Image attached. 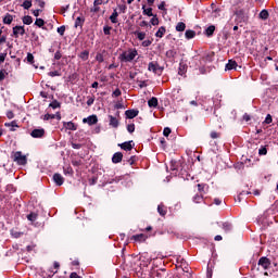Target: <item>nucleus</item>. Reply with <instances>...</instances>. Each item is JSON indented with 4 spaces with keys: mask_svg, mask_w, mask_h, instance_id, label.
Segmentation results:
<instances>
[{
    "mask_svg": "<svg viewBox=\"0 0 278 278\" xmlns=\"http://www.w3.org/2000/svg\"><path fill=\"white\" fill-rule=\"evenodd\" d=\"M127 131L128 134H134L136 131V124L127 125Z\"/></svg>",
    "mask_w": 278,
    "mask_h": 278,
    "instance_id": "50",
    "label": "nucleus"
},
{
    "mask_svg": "<svg viewBox=\"0 0 278 278\" xmlns=\"http://www.w3.org/2000/svg\"><path fill=\"white\" fill-rule=\"evenodd\" d=\"M149 236L144 233L134 235L130 240H134L135 242H147V239Z\"/></svg>",
    "mask_w": 278,
    "mask_h": 278,
    "instance_id": "10",
    "label": "nucleus"
},
{
    "mask_svg": "<svg viewBox=\"0 0 278 278\" xmlns=\"http://www.w3.org/2000/svg\"><path fill=\"white\" fill-rule=\"evenodd\" d=\"M110 21L113 24L118 23V11H116V9L113 10V13L110 16Z\"/></svg>",
    "mask_w": 278,
    "mask_h": 278,
    "instance_id": "23",
    "label": "nucleus"
},
{
    "mask_svg": "<svg viewBox=\"0 0 278 278\" xmlns=\"http://www.w3.org/2000/svg\"><path fill=\"white\" fill-rule=\"evenodd\" d=\"M176 31H186V23L179 22V23L176 25Z\"/></svg>",
    "mask_w": 278,
    "mask_h": 278,
    "instance_id": "40",
    "label": "nucleus"
},
{
    "mask_svg": "<svg viewBox=\"0 0 278 278\" xmlns=\"http://www.w3.org/2000/svg\"><path fill=\"white\" fill-rule=\"evenodd\" d=\"M151 25H160V18H157V15H152V18L150 20Z\"/></svg>",
    "mask_w": 278,
    "mask_h": 278,
    "instance_id": "45",
    "label": "nucleus"
},
{
    "mask_svg": "<svg viewBox=\"0 0 278 278\" xmlns=\"http://www.w3.org/2000/svg\"><path fill=\"white\" fill-rule=\"evenodd\" d=\"M48 75L49 77H61L62 73H60L59 71H53V72H49Z\"/></svg>",
    "mask_w": 278,
    "mask_h": 278,
    "instance_id": "52",
    "label": "nucleus"
},
{
    "mask_svg": "<svg viewBox=\"0 0 278 278\" xmlns=\"http://www.w3.org/2000/svg\"><path fill=\"white\" fill-rule=\"evenodd\" d=\"M264 123H265V125H270V123H273V115L267 114Z\"/></svg>",
    "mask_w": 278,
    "mask_h": 278,
    "instance_id": "55",
    "label": "nucleus"
},
{
    "mask_svg": "<svg viewBox=\"0 0 278 278\" xmlns=\"http://www.w3.org/2000/svg\"><path fill=\"white\" fill-rule=\"evenodd\" d=\"M118 10L122 12V14H125L127 12V5L126 4H118Z\"/></svg>",
    "mask_w": 278,
    "mask_h": 278,
    "instance_id": "59",
    "label": "nucleus"
},
{
    "mask_svg": "<svg viewBox=\"0 0 278 278\" xmlns=\"http://www.w3.org/2000/svg\"><path fill=\"white\" fill-rule=\"evenodd\" d=\"M198 191L199 192H205V187L207 186L206 184H198Z\"/></svg>",
    "mask_w": 278,
    "mask_h": 278,
    "instance_id": "54",
    "label": "nucleus"
},
{
    "mask_svg": "<svg viewBox=\"0 0 278 278\" xmlns=\"http://www.w3.org/2000/svg\"><path fill=\"white\" fill-rule=\"evenodd\" d=\"M164 34H166V27L161 26L159 30L155 33L156 38H164Z\"/></svg>",
    "mask_w": 278,
    "mask_h": 278,
    "instance_id": "29",
    "label": "nucleus"
},
{
    "mask_svg": "<svg viewBox=\"0 0 278 278\" xmlns=\"http://www.w3.org/2000/svg\"><path fill=\"white\" fill-rule=\"evenodd\" d=\"M214 31H216V26L214 25H211L205 29V34L208 37L214 36Z\"/></svg>",
    "mask_w": 278,
    "mask_h": 278,
    "instance_id": "30",
    "label": "nucleus"
},
{
    "mask_svg": "<svg viewBox=\"0 0 278 278\" xmlns=\"http://www.w3.org/2000/svg\"><path fill=\"white\" fill-rule=\"evenodd\" d=\"M151 277L152 278H167L168 277V273L164 268L152 269L151 270Z\"/></svg>",
    "mask_w": 278,
    "mask_h": 278,
    "instance_id": "6",
    "label": "nucleus"
},
{
    "mask_svg": "<svg viewBox=\"0 0 278 278\" xmlns=\"http://www.w3.org/2000/svg\"><path fill=\"white\" fill-rule=\"evenodd\" d=\"M70 278H81V276H78L77 273L73 271V273L70 275Z\"/></svg>",
    "mask_w": 278,
    "mask_h": 278,
    "instance_id": "64",
    "label": "nucleus"
},
{
    "mask_svg": "<svg viewBox=\"0 0 278 278\" xmlns=\"http://www.w3.org/2000/svg\"><path fill=\"white\" fill-rule=\"evenodd\" d=\"M268 16H270V14L266 9H263L258 14V17L261 18V21H268Z\"/></svg>",
    "mask_w": 278,
    "mask_h": 278,
    "instance_id": "21",
    "label": "nucleus"
},
{
    "mask_svg": "<svg viewBox=\"0 0 278 278\" xmlns=\"http://www.w3.org/2000/svg\"><path fill=\"white\" fill-rule=\"evenodd\" d=\"M121 94H123V92L121 91V89L119 88H116L114 91H113V93H112V97L114 98H116V97H121Z\"/></svg>",
    "mask_w": 278,
    "mask_h": 278,
    "instance_id": "58",
    "label": "nucleus"
},
{
    "mask_svg": "<svg viewBox=\"0 0 278 278\" xmlns=\"http://www.w3.org/2000/svg\"><path fill=\"white\" fill-rule=\"evenodd\" d=\"M203 202V194H195L193 197V203H202Z\"/></svg>",
    "mask_w": 278,
    "mask_h": 278,
    "instance_id": "44",
    "label": "nucleus"
},
{
    "mask_svg": "<svg viewBox=\"0 0 278 278\" xmlns=\"http://www.w3.org/2000/svg\"><path fill=\"white\" fill-rule=\"evenodd\" d=\"M70 8H71V4H67V5H65V7H61V12H60V14H65V13L68 11Z\"/></svg>",
    "mask_w": 278,
    "mask_h": 278,
    "instance_id": "61",
    "label": "nucleus"
},
{
    "mask_svg": "<svg viewBox=\"0 0 278 278\" xmlns=\"http://www.w3.org/2000/svg\"><path fill=\"white\" fill-rule=\"evenodd\" d=\"M27 220L30 223H36V220H38V215L36 213H30L27 215Z\"/></svg>",
    "mask_w": 278,
    "mask_h": 278,
    "instance_id": "37",
    "label": "nucleus"
},
{
    "mask_svg": "<svg viewBox=\"0 0 278 278\" xmlns=\"http://www.w3.org/2000/svg\"><path fill=\"white\" fill-rule=\"evenodd\" d=\"M260 266L264 269V270H268L270 268V258L266 257V256H262L258 260L257 263V270H260Z\"/></svg>",
    "mask_w": 278,
    "mask_h": 278,
    "instance_id": "4",
    "label": "nucleus"
},
{
    "mask_svg": "<svg viewBox=\"0 0 278 278\" xmlns=\"http://www.w3.org/2000/svg\"><path fill=\"white\" fill-rule=\"evenodd\" d=\"M78 58H80V60H83V62H87L88 58H90V51L84 50L83 52H80Z\"/></svg>",
    "mask_w": 278,
    "mask_h": 278,
    "instance_id": "26",
    "label": "nucleus"
},
{
    "mask_svg": "<svg viewBox=\"0 0 278 278\" xmlns=\"http://www.w3.org/2000/svg\"><path fill=\"white\" fill-rule=\"evenodd\" d=\"M166 58H168L169 60H173L175 58V55H177V51L175 50H167L165 53Z\"/></svg>",
    "mask_w": 278,
    "mask_h": 278,
    "instance_id": "41",
    "label": "nucleus"
},
{
    "mask_svg": "<svg viewBox=\"0 0 278 278\" xmlns=\"http://www.w3.org/2000/svg\"><path fill=\"white\" fill-rule=\"evenodd\" d=\"M113 164H121L123 162V154L122 152H115L112 156Z\"/></svg>",
    "mask_w": 278,
    "mask_h": 278,
    "instance_id": "17",
    "label": "nucleus"
},
{
    "mask_svg": "<svg viewBox=\"0 0 278 278\" xmlns=\"http://www.w3.org/2000/svg\"><path fill=\"white\" fill-rule=\"evenodd\" d=\"M258 155H268V146H261L258 149Z\"/></svg>",
    "mask_w": 278,
    "mask_h": 278,
    "instance_id": "35",
    "label": "nucleus"
},
{
    "mask_svg": "<svg viewBox=\"0 0 278 278\" xmlns=\"http://www.w3.org/2000/svg\"><path fill=\"white\" fill-rule=\"evenodd\" d=\"M84 23H86V18L81 17V16H78L76 20H75V24H74V27H84Z\"/></svg>",
    "mask_w": 278,
    "mask_h": 278,
    "instance_id": "24",
    "label": "nucleus"
},
{
    "mask_svg": "<svg viewBox=\"0 0 278 278\" xmlns=\"http://www.w3.org/2000/svg\"><path fill=\"white\" fill-rule=\"evenodd\" d=\"M103 3H110V0H94L93 5L94 7H99V5H103Z\"/></svg>",
    "mask_w": 278,
    "mask_h": 278,
    "instance_id": "48",
    "label": "nucleus"
},
{
    "mask_svg": "<svg viewBox=\"0 0 278 278\" xmlns=\"http://www.w3.org/2000/svg\"><path fill=\"white\" fill-rule=\"evenodd\" d=\"M235 10H247V8L244 7V0H238L235 3Z\"/></svg>",
    "mask_w": 278,
    "mask_h": 278,
    "instance_id": "28",
    "label": "nucleus"
},
{
    "mask_svg": "<svg viewBox=\"0 0 278 278\" xmlns=\"http://www.w3.org/2000/svg\"><path fill=\"white\" fill-rule=\"evenodd\" d=\"M49 108H52V110H58V108H62V104L58 100H53L50 104Z\"/></svg>",
    "mask_w": 278,
    "mask_h": 278,
    "instance_id": "38",
    "label": "nucleus"
},
{
    "mask_svg": "<svg viewBox=\"0 0 278 278\" xmlns=\"http://www.w3.org/2000/svg\"><path fill=\"white\" fill-rule=\"evenodd\" d=\"M13 162H15L18 166L27 165V156L23 154L21 151L13 152L11 155Z\"/></svg>",
    "mask_w": 278,
    "mask_h": 278,
    "instance_id": "3",
    "label": "nucleus"
},
{
    "mask_svg": "<svg viewBox=\"0 0 278 278\" xmlns=\"http://www.w3.org/2000/svg\"><path fill=\"white\" fill-rule=\"evenodd\" d=\"M13 36L14 38H18V36H25V26H14Z\"/></svg>",
    "mask_w": 278,
    "mask_h": 278,
    "instance_id": "8",
    "label": "nucleus"
},
{
    "mask_svg": "<svg viewBox=\"0 0 278 278\" xmlns=\"http://www.w3.org/2000/svg\"><path fill=\"white\" fill-rule=\"evenodd\" d=\"M137 55H138V50L129 49L128 51H124L122 54H119L118 60L121 62H134Z\"/></svg>",
    "mask_w": 278,
    "mask_h": 278,
    "instance_id": "1",
    "label": "nucleus"
},
{
    "mask_svg": "<svg viewBox=\"0 0 278 278\" xmlns=\"http://www.w3.org/2000/svg\"><path fill=\"white\" fill-rule=\"evenodd\" d=\"M96 60L97 62H99V64H102V62H104L103 54L101 52H98L96 55Z\"/></svg>",
    "mask_w": 278,
    "mask_h": 278,
    "instance_id": "53",
    "label": "nucleus"
},
{
    "mask_svg": "<svg viewBox=\"0 0 278 278\" xmlns=\"http://www.w3.org/2000/svg\"><path fill=\"white\" fill-rule=\"evenodd\" d=\"M235 16L237 23H248L249 22V9L235 10Z\"/></svg>",
    "mask_w": 278,
    "mask_h": 278,
    "instance_id": "2",
    "label": "nucleus"
},
{
    "mask_svg": "<svg viewBox=\"0 0 278 278\" xmlns=\"http://www.w3.org/2000/svg\"><path fill=\"white\" fill-rule=\"evenodd\" d=\"M83 123H87L89 125H97V123H99V118L97 117V115H90L88 117H85L83 119Z\"/></svg>",
    "mask_w": 278,
    "mask_h": 278,
    "instance_id": "11",
    "label": "nucleus"
},
{
    "mask_svg": "<svg viewBox=\"0 0 278 278\" xmlns=\"http://www.w3.org/2000/svg\"><path fill=\"white\" fill-rule=\"evenodd\" d=\"M53 181L56 186H63L64 185V177L62 176V174L55 173L53 175Z\"/></svg>",
    "mask_w": 278,
    "mask_h": 278,
    "instance_id": "13",
    "label": "nucleus"
},
{
    "mask_svg": "<svg viewBox=\"0 0 278 278\" xmlns=\"http://www.w3.org/2000/svg\"><path fill=\"white\" fill-rule=\"evenodd\" d=\"M148 105H149V108H157V105H159L157 98L152 97V98L148 101Z\"/></svg>",
    "mask_w": 278,
    "mask_h": 278,
    "instance_id": "27",
    "label": "nucleus"
},
{
    "mask_svg": "<svg viewBox=\"0 0 278 278\" xmlns=\"http://www.w3.org/2000/svg\"><path fill=\"white\" fill-rule=\"evenodd\" d=\"M26 60H27L28 64H34V54L28 53L26 56Z\"/></svg>",
    "mask_w": 278,
    "mask_h": 278,
    "instance_id": "60",
    "label": "nucleus"
},
{
    "mask_svg": "<svg viewBox=\"0 0 278 278\" xmlns=\"http://www.w3.org/2000/svg\"><path fill=\"white\" fill-rule=\"evenodd\" d=\"M148 71L155 73V75H157V73L162 74L164 67L160 66L157 62L152 61L148 64Z\"/></svg>",
    "mask_w": 278,
    "mask_h": 278,
    "instance_id": "5",
    "label": "nucleus"
},
{
    "mask_svg": "<svg viewBox=\"0 0 278 278\" xmlns=\"http://www.w3.org/2000/svg\"><path fill=\"white\" fill-rule=\"evenodd\" d=\"M210 136L213 140H216L220 138V132L212 131Z\"/></svg>",
    "mask_w": 278,
    "mask_h": 278,
    "instance_id": "57",
    "label": "nucleus"
},
{
    "mask_svg": "<svg viewBox=\"0 0 278 278\" xmlns=\"http://www.w3.org/2000/svg\"><path fill=\"white\" fill-rule=\"evenodd\" d=\"M194 36H197V31H194L192 29H188L185 33V38H187V40H192V38H194Z\"/></svg>",
    "mask_w": 278,
    "mask_h": 278,
    "instance_id": "25",
    "label": "nucleus"
},
{
    "mask_svg": "<svg viewBox=\"0 0 278 278\" xmlns=\"http://www.w3.org/2000/svg\"><path fill=\"white\" fill-rule=\"evenodd\" d=\"M94 103V97H90V98H88V100H87V105H92Z\"/></svg>",
    "mask_w": 278,
    "mask_h": 278,
    "instance_id": "63",
    "label": "nucleus"
},
{
    "mask_svg": "<svg viewBox=\"0 0 278 278\" xmlns=\"http://www.w3.org/2000/svg\"><path fill=\"white\" fill-rule=\"evenodd\" d=\"M118 147L123 149V151H132L134 147H136V143H134V141L130 140L119 143Z\"/></svg>",
    "mask_w": 278,
    "mask_h": 278,
    "instance_id": "7",
    "label": "nucleus"
},
{
    "mask_svg": "<svg viewBox=\"0 0 278 278\" xmlns=\"http://www.w3.org/2000/svg\"><path fill=\"white\" fill-rule=\"evenodd\" d=\"M54 60H62V52L60 50L54 53Z\"/></svg>",
    "mask_w": 278,
    "mask_h": 278,
    "instance_id": "62",
    "label": "nucleus"
},
{
    "mask_svg": "<svg viewBox=\"0 0 278 278\" xmlns=\"http://www.w3.org/2000/svg\"><path fill=\"white\" fill-rule=\"evenodd\" d=\"M135 35L137 36L138 40H144V38H147V34L142 31H137Z\"/></svg>",
    "mask_w": 278,
    "mask_h": 278,
    "instance_id": "47",
    "label": "nucleus"
},
{
    "mask_svg": "<svg viewBox=\"0 0 278 278\" xmlns=\"http://www.w3.org/2000/svg\"><path fill=\"white\" fill-rule=\"evenodd\" d=\"M142 10H143L144 16H153V9L152 8L147 9V5L143 4Z\"/></svg>",
    "mask_w": 278,
    "mask_h": 278,
    "instance_id": "31",
    "label": "nucleus"
},
{
    "mask_svg": "<svg viewBox=\"0 0 278 278\" xmlns=\"http://www.w3.org/2000/svg\"><path fill=\"white\" fill-rule=\"evenodd\" d=\"M170 128L169 127H165L163 130V136H165V138H168L170 136Z\"/></svg>",
    "mask_w": 278,
    "mask_h": 278,
    "instance_id": "56",
    "label": "nucleus"
},
{
    "mask_svg": "<svg viewBox=\"0 0 278 278\" xmlns=\"http://www.w3.org/2000/svg\"><path fill=\"white\" fill-rule=\"evenodd\" d=\"M138 114H140V111L136 110V109H130L125 111V116L126 118H136V116H138Z\"/></svg>",
    "mask_w": 278,
    "mask_h": 278,
    "instance_id": "12",
    "label": "nucleus"
},
{
    "mask_svg": "<svg viewBox=\"0 0 278 278\" xmlns=\"http://www.w3.org/2000/svg\"><path fill=\"white\" fill-rule=\"evenodd\" d=\"M63 126L65 127V129H68L70 131H77V124L73 122H64Z\"/></svg>",
    "mask_w": 278,
    "mask_h": 278,
    "instance_id": "19",
    "label": "nucleus"
},
{
    "mask_svg": "<svg viewBox=\"0 0 278 278\" xmlns=\"http://www.w3.org/2000/svg\"><path fill=\"white\" fill-rule=\"evenodd\" d=\"M157 212H159L160 216H164L167 213L166 207L164 206V204H160L157 206Z\"/></svg>",
    "mask_w": 278,
    "mask_h": 278,
    "instance_id": "39",
    "label": "nucleus"
},
{
    "mask_svg": "<svg viewBox=\"0 0 278 278\" xmlns=\"http://www.w3.org/2000/svg\"><path fill=\"white\" fill-rule=\"evenodd\" d=\"M22 8H24V10H29V8H31V0H24Z\"/></svg>",
    "mask_w": 278,
    "mask_h": 278,
    "instance_id": "46",
    "label": "nucleus"
},
{
    "mask_svg": "<svg viewBox=\"0 0 278 278\" xmlns=\"http://www.w3.org/2000/svg\"><path fill=\"white\" fill-rule=\"evenodd\" d=\"M103 34H104V36H112V27L109 25H105L103 27Z\"/></svg>",
    "mask_w": 278,
    "mask_h": 278,
    "instance_id": "42",
    "label": "nucleus"
},
{
    "mask_svg": "<svg viewBox=\"0 0 278 278\" xmlns=\"http://www.w3.org/2000/svg\"><path fill=\"white\" fill-rule=\"evenodd\" d=\"M222 228L224 229V231L226 233H229V231H231V229H233V226L231 225V223L225 222L222 224Z\"/></svg>",
    "mask_w": 278,
    "mask_h": 278,
    "instance_id": "22",
    "label": "nucleus"
},
{
    "mask_svg": "<svg viewBox=\"0 0 278 278\" xmlns=\"http://www.w3.org/2000/svg\"><path fill=\"white\" fill-rule=\"evenodd\" d=\"M109 125L114 129H117L121 122H118V118L114 117L113 115H109Z\"/></svg>",
    "mask_w": 278,
    "mask_h": 278,
    "instance_id": "14",
    "label": "nucleus"
},
{
    "mask_svg": "<svg viewBox=\"0 0 278 278\" xmlns=\"http://www.w3.org/2000/svg\"><path fill=\"white\" fill-rule=\"evenodd\" d=\"M12 21H14V16H12L10 13H7L2 18V23L4 25H12Z\"/></svg>",
    "mask_w": 278,
    "mask_h": 278,
    "instance_id": "20",
    "label": "nucleus"
},
{
    "mask_svg": "<svg viewBox=\"0 0 278 278\" xmlns=\"http://www.w3.org/2000/svg\"><path fill=\"white\" fill-rule=\"evenodd\" d=\"M180 165H181V163H179L178 161H175V160L170 161L169 170L173 172L172 173L173 175H177V167L180 166Z\"/></svg>",
    "mask_w": 278,
    "mask_h": 278,
    "instance_id": "16",
    "label": "nucleus"
},
{
    "mask_svg": "<svg viewBox=\"0 0 278 278\" xmlns=\"http://www.w3.org/2000/svg\"><path fill=\"white\" fill-rule=\"evenodd\" d=\"M42 121H51L55 118V115L47 113L46 115L41 116Z\"/></svg>",
    "mask_w": 278,
    "mask_h": 278,
    "instance_id": "49",
    "label": "nucleus"
},
{
    "mask_svg": "<svg viewBox=\"0 0 278 278\" xmlns=\"http://www.w3.org/2000/svg\"><path fill=\"white\" fill-rule=\"evenodd\" d=\"M137 161H138V156L132 155L127 160V163L129 164V166H134V164H136Z\"/></svg>",
    "mask_w": 278,
    "mask_h": 278,
    "instance_id": "43",
    "label": "nucleus"
},
{
    "mask_svg": "<svg viewBox=\"0 0 278 278\" xmlns=\"http://www.w3.org/2000/svg\"><path fill=\"white\" fill-rule=\"evenodd\" d=\"M236 68H238V62L229 60L226 64L225 71H236Z\"/></svg>",
    "mask_w": 278,
    "mask_h": 278,
    "instance_id": "18",
    "label": "nucleus"
},
{
    "mask_svg": "<svg viewBox=\"0 0 278 278\" xmlns=\"http://www.w3.org/2000/svg\"><path fill=\"white\" fill-rule=\"evenodd\" d=\"M24 25H31L34 23V18L30 15H25L22 18Z\"/></svg>",
    "mask_w": 278,
    "mask_h": 278,
    "instance_id": "33",
    "label": "nucleus"
},
{
    "mask_svg": "<svg viewBox=\"0 0 278 278\" xmlns=\"http://www.w3.org/2000/svg\"><path fill=\"white\" fill-rule=\"evenodd\" d=\"M56 31L59 35L64 36V34L66 31V26L62 25V26L58 27Z\"/></svg>",
    "mask_w": 278,
    "mask_h": 278,
    "instance_id": "51",
    "label": "nucleus"
},
{
    "mask_svg": "<svg viewBox=\"0 0 278 278\" xmlns=\"http://www.w3.org/2000/svg\"><path fill=\"white\" fill-rule=\"evenodd\" d=\"M31 138H45V128H36L30 132Z\"/></svg>",
    "mask_w": 278,
    "mask_h": 278,
    "instance_id": "9",
    "label": "nucleus"
},
{
    "mask_svg": "<svg viewBox=\"0 0 278 278\" xmlns=\"http://www.w3.org/2000/svg\"><path fill=\"white\" fill-rule=\"evenodd\" d=\"M4 127H11L10 131H16V129H14V127H18V124H16V121H13L11 123H5Z\"/></svg>",
    "mask_w": 278,
    "mask_h": 278,
    "instance_id": "34",
    "label": "nucleus"
},
{
    "mask_svg": "<svg viewBox=\"0 0 278 278\" xmlns=\"http://www.w3.org/2000/svg\"><path fill=\"white\" fill-rule=\"evenodd\" d=\"M63 173H64V175H70V177H73L75 172L73 170V167H71V165H68L66 167H63Z\"/></svg>",
    "mask_w": 278,
    "mask_h": 278,
    "instance_id": "32",
    "label": "nucleus"
},
{
    "mask_svg": "<svg viewBox=\"0 0 278 278\" xmlns=\"http://www.w3.org/2000/svg\"><path fill=\"white\" fill-rule=\"evenodd\" d=\"M188 73V64L184 63V61H180L179 67H178V75L184 76Z\"/></svg>",
    "mask_w": 278,
    "mask_h": 278,
    "instance_id": "15",
    "label": "nucleus"
},
{
    "mask_svg": "<svg viewBox=\"0 0 278 278\" xmlns=\"http://www.w3.org/2000/svg\"><path fill=\"white\" fill-rule=\"evenodd\" d=\"M35 25H36L37 27H40L41 29H47V27H45V20H42V18H37V20L35 21Z\"/></svg>",
    "mask_w": 278,
    "mask_h": 278,
    "instance_id": "36",
    "label": "nucleus"
}]
</instances>
